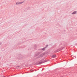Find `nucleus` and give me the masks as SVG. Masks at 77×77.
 <instances>
[{
  "label": "nucleus",
  "mask_w": 77,
  "mask_h": 77,
  "mask_svg": "<svg viewBox=\"0 0 77 77\" xmlns=\"http://www.w3.org/2000/svg\"><path fill=\"white\" fill-rule=\"evenodd\" d=\"M23 3H24V2H17L16 3V5H20V4H22Z\"/></svg>",
  "instance_id": "nucleus-1"
},
{
  "label": "nucleus",
  "mask_w": 77,
  "mask_h": 77,
  "mask_svg": "<svg viewBox=\"0 0 77 77\" xmlns=\"http://www.w3.org/2000/svg\"><path fill=\"white\" fill-rule=\"evenodd\" d=\"M52 57L53 58H54V57H56V56L55 55H54L52 56Z\"/></svg>",
  "instance_id": "nucleus-2"
},
{
  "label": "nucleus",
  "mask_w": 77,
  "mask_h": 77,
  "mask_svg": "<svg viewBox=\"0 0 77 77\" xmlns=\"http://www.w3.org/2000/svg\"><path fill=\"white\" fill-rule=\"evenodd\" d=\"M75 12H76V11H74V12H73L72 13V14H75Z\"/></svg>",
  "instance_id": "nucleus-3"
},
{
  "label": "nucleus",
  "mask_w": 77,
  "mask_h": 77,
  "mask_svg": "<svg viewBox=\"0 0 77 77\" xmlns=\"http://www.w3.org/2000/svg\"><path fill=\"white\" fill-rule=\"evenodd\" d=\"M42 50H45V48H44L43 49H42Z\"/></svg>",
  "instance_id": "nucleus-4"
}]
</instances>
